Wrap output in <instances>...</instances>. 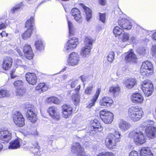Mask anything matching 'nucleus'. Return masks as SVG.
<instances>
[{
    "label": "nucleus",
    "mask_w": 156,
    "mask_h": 156,
    "mask_svg": "<svg viewBox=\"0 0 156 156\" xmlns=\"http://www.w3.org/2000/svg\"><path fill=\"white\" fill-rule=\"evenodd\" d=\"M93 41V39L91 37H86L84 40L85 46L92 48Z\"/></svg>",
    "instance_id": "39"
},
{
    "label": "nucleus",
    "mask_w": 156,
    "mask_h": 156,
    "mask_svg": "<svg viewBox=\"0 0 156 156\" xmlns=\"http://www.w3.org/2000/svg\"><path fill=\"white\" fill-rule=\"evenodd\" d=\"M21 140L20 139L18 138L11 141L9 143V149H15L19 148L20 146V144Z\"/></svg>",
    "instance_id": "27"
},
{
    "label": "nucleus",
    "mask_w": 156,
    "mask_h": 156,
    "mask_svg": "<svg viewBox=\"0 0 156 156\" xmlns=\"http://www.w3.org/2000/svg\"><path fill=\"white\" fill-rule=\"evenodd\" d=\"M134 28V30H135L136 33L138 34H142L145 31L142 27L137 24L135 25Z\"/></svg>",
    "instance_id": "43"
},
{
    "label": "nucleus",
    "mask_w": 156,
    "mask_h": 156,
    "mask_svg": "<svg viewBox=\"0 0 156 156\" xmlns=\"http://www.w3.org/2000/svg\"><path fill=\"white\" fill-rule=\"evenodd\" d=\"M97 156H115L112 152H105L99 153Z\"/></svg>",
    "instance_id": "50"
},
{
    "label": "nucleus",
    "mask_w": 156,
    "mask_h": 156,
    "mask_svg": "<svg viewBox=\"0 0 156 156\" xmlns=\"http://www.w3.org/2000/svg\"><path fill=\"white\" fill-rule=\"evenodd\" d=\"M23 6V4L22 2L17 4L15 6L11 8L10 11V13L14 14L15 12H17Z\"/></svg>",
    "instance_id": "35"
},
{
    "label": "nucleus",
    "mask_w": 156,
    "mask_h": 156,
    "mask_svg": "<svg viewBox=\"0 0 156 156\" xmlns=\"http://www.w3.org/2000/svg\"><path fill=\"white\" fill-rule=\"evenodd\" d=\"M80 77L83 83V85L84 86L85 84H84V82L87 81V77L84 75H83L81 76Z\"/></svg>",
    "instance_id": "54"
},
{
    "label": "nucleus",
    "mask_w": 156,
    "mask_h": 156,
    "mask_svg": "<svg viewBox=\"0 0 156 156\" xmlns=\"http://www.w3.org/2000/svg\"><path fill=\"white\" fill-rule=\"evenodd\" d=\"M80 85H79L74 89L76 92V95H73L72 96L73 100L75 102V104H77L80 101V96L79 94V92L80 88Z\"/></svg>",
    "instance_id": "32"
},
{
    "label": "nucleus",
    "mask_w": 156,
    "mask_h": 156,
    "mask_svg": "<svg viewBox=\"0 0 156 156\" xmlns=\"http://www.w3.org/2000/svg\"><path fill=\"white\" fill-rule=\"evenodd\" d=\"M142 128L140 130H134L129 133V136L133 138L136 144L140 145L145 143L146 138L144 136Z\"/></svg>",
    "instance_id": "4"
},
{
    "label": "nucleus",
    "mask_w": 156,
    "mask_h": 156,
    "mask_svg": "<svg viewBox=\"0 0 156 156\" xmlns=\"http://www.w3.org/2000/svg\"><path fill=\"white\" fill-rule=\"evenodd\" d=\"M129 156H139V155L137 152L135 151H133L130 153ZM140 156H141L140 155Z\"/></svg>",
    "instance_id": "56"
},
{
    "label": "nucleus",
    "mask_w": 156,
    "mask_h": 156,
    "mask_svg": "<svg viewBox=\"0 0 156 156\" xmlns=\"http://www.w3.org/2000/svg\"><path fill=\"white\" fill-rule=\"evenodd\" d=\"M113 101L111 98L108 97H105L100 100V105L104 107H111L113 104Z\"/></svg>",
    "instance_id": "18"
},
{
    "label": "nucleus",
    "mask_w": 156,
    "mask_h": 156,
    "mask_svg": "<svg viewBox=\"0 0 156 156\" xmlns=\"http://www.w3.org/2000/svg\"><path fill=\"white\" fill-rule=\"evenodd\" d=\"M34 23V17L32 16L30 19H28L25 24V27L28 28L27 30L22 34V37L25 40L30 38L33 30V24Z\"/></svg>",
    "instance_id": "5"
},
{
    "label": "nucleus",
    "mask_w": 156,
    "mask_h": 156,
    "mask_svg": "<svg viewBox=\"0 0 156 156\" xmlns=\"http://www.w3.org/2000/svg\"><path fill=\"white\" fill-rule=\"evenodd\" d=\"M68 26L69 28V35L73 36L74 34L75 29L73 23L67 19Z\"/></svg>",
    "instance_id": "36"
},
{
    "label": "nucleus",
    "mask_w": 156,
    "mask_h": 156,
    "mask_svg": "<svg viewBox=\"0 0 156 156\" xmlns=\"http://www.w3.org/2000/svg\"><path fill=\"white\" fill-rule=\"evenodd\" d=\"M152 38L153 40L156 41V32L152 34Z\"/></svg>",
    "instance_id": "63"
},
{
    "label": "nucleus",
    "mask_w": 156,
    "mask_h": 156,
    "mask_svg": "<svg viewBox=\"0 0 156 156\" xmlns=\"http://www.w3.org/2000/svg\"><path fill=\"white\" fill-rule=\"evenodd\" d=\"M33 150H31L32 152L34 153L35 156H46V154L43 151H39L40 147L38 144L37 142L35 143V145H34Z\"/></svg>",
    "instance_id": "25"
},
{
    "label": "nucleus",
    "mask_w": 156,
    "mask_h": 156,
    "mask_svg": "<svg viewBox=\"0 0 156 156\" xmlns=\"http://www.w3.org/2000/svg\"><path fill=\"white\" fill-rule=\"evenodd\" d=\"M92 48L88 46H84L83 47L81 50V55L83 57H86L90 53Z\"/></svg>",
    "instance_id": "33"
},
{
    "label": "nucleus",
    "mask_w": 156,
    "mask_h": 156,
    "mask_svg": "<svg viewBox=\"0 0 156 156\" xmlns=\"http://www.w3.org/2000/svg\"><path fill=\"white\" fill-rule=\"evenodd\" d=\"M131 99L133 102L135 103H141L144 101L143 97L141 94L138 93H134Z\"/></svg>",
    "instance_id": "24"
},
{
    "label": "nucleus",
    "mask_w": 156,
    "mask_h": 156,
    "mask_svg": "<svg viewBox=\"0 0 156 156\" xmlns=\"http://www.w3.org/2000/svg\"><path fill=\"white\" fill-rule=\"evenodd\" d=\"M120 128L122 131H125L130 127V124L125 121L121 120L119 123Z\"/></svg>",
    "instance_id": "31"
},
{
    "label": "nucleus",
    "mask_w": 156,
    "mask_h": 156,
    "mask_svg": "<svg viewBox=\"0 0 156 156\" xmlns=\"http://www.w3.org/2000/svg\"><path fill=\"white\" fill-rule=\"evenodd\" d=\"M12 59L10 57L7 56L3 59L2 68L5 70H9L12 66Z\"/></svg>",
    "instance_id": "21"
},
{
    "label": "nucleus",
    "mask_w": 156,
    "mask_h": 156,
    "mask_svg": "<svg viewBox=\"0 0 156 156\" xmlns=\"http://www.w3.org/2000/svg\"><path fill=\"white\" fill-rule=\"evenodd\" d=\"M140 152L141 156H153L151 151L148 147H142L140 150Z\"/></svg>",
    "instance_id": "29"
},
{
    "label": "nucleus",
    "mask_w": 156,
    "mask_h": 156,
    "mask_svg": "<svg viewBox=\"0 0 156 156\" xmlns=\"http://www.w3.org/2000/svg\"><path fill=\"white\" fill-rule=\"evenodd\" d=\"M141 88H153V86L151 81L145 80L143 82Z\"/></svg>",
    "instance_id": "38"
},
{
    "label": "nucleus",
    "mask_w": 156,
    "mask_h": 156,
    "mask_svg": "<svg viewBox=\"0 0 156 156\" xmlns=\"http://www.w3.org/2000/svg\"><path fill=\"white\" fill-rule=\"evenodd\" d=\"M114 131L113 134H108L105 140L106 146L109 149L115 148L116 143L120 140L121 137L122 136L120 132L118 130L114 129Z\"/></svg>",
    "instance_id": "1"
},
{
    "label": "nucleus",
    "mask_w": 156,
    "mask_h": 156,
    "mask_svg": "<svg viewBox=\"0 0 156 156\" xmlns=\"http://www.w3.org/2000/svg\"><path fill=\"white\" fill-rule=\"evenodd\" d=\"M123 30L118 26H116L113 29V33L115 37L119 36L122 34Z\"/></svg>",
    "instance_id": "40"
},
{
    "label": "nucleus",
    "mask_w": 156,
    "mask_h": 156,
    "mask_svg": "<svg viewBox=\"0 0 156 156\" xmlns=\"http://www.w3.org/2000/svg\"><path fill=\"white\" fill-rule=\"evenodd\" d=\"M153 72V66L150 62L147 61L143 62L140 69L142 75L148 76Z\"/></svg>",
    "instance_id": "7"
},
{
    "label": "nucleus",
    "mask_w": 156,
    "mask_h": 156,
    "mask_svg": "<svg viewBox=\"0 0 156 156\" xmlns=\"http://www.w3.org/2000/svg\"><path fill=\"white\" fill-rule=\"evenodd\" d=\"M54 136H50V137L48 138V141L49 144H52V141L54 139Z\"/></svg>",
    "instance_id": "55"
},
{
    "label": "nucleus",
    "mask_w": 156,
    "mask_h": 156,
    "mask_svg": "<svg viewBox=\"0 0 156 156\" xmlns=\"http://www.w3.org/2000/svg\"><path fill=\"white\" fill-rule=\"evenodd\" d=\"M143 113L141 108L137 106L131 107L128 111V115L129 118L134 122L141 119Z\"/></svg>",
    "instance_id": "3"
},
{
    "label": "nucleus",
    "mask_w": 156,
    "mask_h": 156,
    "mask_svg": "<svg viewBox=\"0 0 156 156\" xmlns=\"http://www.w3.org/2000/svg\"><path fill=\"white\" fill-rule=\"evenodd\" d=\"M101 119L106 124H110L113 119V114L111 112L103 110L100 111L99 113Z\"/></svg>",
    "instance_id": "8"
},
{
    "label": "nucleus",
    "mask_w": 156,
    "mask_h": 156,
    "mask_svg": "<svg viewBox=\"0 0 156 156\" xmlns=\"http://www.w3.org/2000/svg\"><path fill=\"white\" fill-rule=\"evenodd\" d=\"M129 34L125 33L120 37V40L122 42H125L129 41Z\"/></svg>",
    "instance_id": "44"
},
{
    "label": "nucleus",
    "mask_w": 156,
    "mask_h": 156,
    "mask_svg": "<svg viewBox=\"0 0 156 156\" xmlns=\"http://www.w3.org/2000/svg\"><path fill=\"white\" fill-rule=\"evenodd\" d=\"M15 50L17 51V52L18 53V54L20 56L22 57L23 56V53L21 51V50L20 49L18 48H16Z\"/></svg>",
    "instance_id": "57"
},
{
    "label": "nucleus",
    "mask_w": 156,
    "mask_h": 156,
    "mask_svg": "<svg viewBox=\"0 0 156 156\" xmlns=\"http://www.w3.org/2000/svg\"><path fill=\"white\" fill-rule=\"evenodd\" d=\"M12 133L6 129H0V140L1 142L7 144L12 138Z\"/></svg>",
    "instance_id": "9"
},
{
    "label": "nucleus",
    "mask_w": 156,
    "mask_h": 156,
    "mask_svg": "<svg viewBox=\"0 0 156 156\" xmlns=\"http://www.w3.org/2000/svg\"><path fill=\"white\" fill-rule=\"evenodd\" d=\"M25 92V89L23 88V87H21V88H19V89H16V94L17 96L20 97L23 95Z\"/></svg>",
    "instance_id": "48"
},
{
    "label": "nucleus",
    "mask_w": 156,
    "mask_h": 156,
    "mask_svg": "<svg viewBox=\"0 0 156 156\" xmlns=\"http://www.w3.org/2000/svg\"><path fill=\"white\" fill-rule=\"evenodd\" d=\"M78 44V38L76 37L70 38L64 46V51L66 53H68L76 48Z\"/></svg>",
    "instance_id": "10"
},
{
    "label": "nucleus",
    "mask_w": 156,
    "mask_h": 156,
    "mask_svg": "<svg viewBox=\"0 0 156 156\" xmlns=\"http://www.w3.org/2000/svg\"><path fill=\"white\" fill-rule=\"evenodd\" d=\"M34 46L37 51H41L44 50L45 43L41 38H38L35 41Z\"/></svg>",
    "instance_id": "19"
},
{
    "label": "nucleus",
    "mask_w": 156,
    "mask_h": 156,
    "mask_svg": "<svg viewBox=\"0 0 156 156\" xmlns=\"http://www.w3.org/2000/svg\"><path fill=\"white\" fill-rule=\"evenodd\" d=\"M92 89L93 87L92 86H90L87 87L85 90V93L87 94H90Z\"/></svg>",
    "instance_id": "53"
},
{
    "label": "nucleus",
    "mask_w": 156,
    "mask_h": 156,
    "mask_svg": "<svg viewBox=\"0 0 156 156\" xmlns=\"http://www.w3.org/2000/svg\"><path fill=\"white\" fill-rule=\"evenodd\" d=\"M115 56L114 52L111 51L109 52L107 57L108 61L111 63L113 62L115 58Z\"/></svg>",
    "instance_id": "47"
},
{
    "label": "nucleus",
    "mask_w": 156,
    "mask_h": 156,
    "mask_svg": "<svg viewBox=\"0 0 156 156\" xmlns=\"http://www.w3.org/2000/svg\"><path fill=\"white\" fill-rule=\"evenodd\" d=\"M100 92L101 90L100 89L98 88L96 91V94L93 96V99L91 100L89 102V104L87 106V108H90L94 105L95 103L98 99Z\"/></svg>",
    "instance_id": "28"
},
{
    "label": "nucleus",
    "mask_w": 156,
    "mask_h": 156,
    "mask_svg": "<svg viewBox=\"0 0 156 156\" xmlns=\"http://www.w3.org/2000/svg\"><path fill=\"white\" fill-rule=\"evenodd\" d=\"M137 51L140 54L144 55L145 54V49L144 48H139L137 50Z\"/></svg>",
    "instance_id": "52"
},
{
    "label": "nucleus",
    "mask_w": 156,
    "mask_h": 156,
    "mask_svg": "<svg viewBox=\"0 0 156 156\" xmlns=\"http://www.w3.org/2000/svg\"><path fill=\"white\" fill-rule=\"evenodd\" d=\"M22 61L20 59H17V64L18 65H20Z\"/></svg>",
    "instance_id": "64"
},
{
    "label": "nucleus",
    "mask_w": 156,
    "mask_h": 156,
    "mask_svg": "<svg viewBox=\"0 0 156 156\" xmlns=\"http://www.w3.org/2000/svg\"><path fill=\"white\" fill-rule=\"evenodd\" d=\"M26 115L28 119L33 123L35 122L37 119L36 114L31 109H28Z\"/></svg>",
    "instance_id": "23"
},
{
    "label": "nucleus",
    "mask_w": 156,
    "mask_h": 156,
    "mask_svg": "<svg viewBox=\"0 0 156 156\" xmlns=\"http://www.w3.org/2000/svg\"><path fill=\"white\" fill-rule=\"evenodd\" d=\"M1 36L2 37H7L8 35V33H6L5 31H3L0 34Z\"/></svg>",
    "instance_id": "61"
},
{
    "label": "nucleus",
    "mask_w": 156,
    "mask_h": 156,
    "mask_svg": "<svg viewBox=\"0 0 156 156\" xmlns=\"http://www.w3.org/2000/svg\"><path fill=\"white\" fill-rule=\"evenodd\" d=\"M106 2V0H99V3L102 5H105Z\"/></svg>",
    "instance_id": "60"
},
{
    "label": "nucleus",
    "mask_w": 156,
    "mask_h": 156,
    "mask_svg": "<svg viewBox=\"0 0 156 156\" xmlns=\"http://www.w3.org/2000/svg\"><path fill=\"white\" fill-rule=\"evenodd\" d=\"M32 105L28 103H26L24 105V107L26 108L29 109L32 108Z\"/></svg>",
    "instance_id": "59"
},
{
    "label": "nucleus",
    "mask_w": 156,
    "mask_h": 156,
    "mask_svg": "<svg viewBox=\"0 0 156 156\" xmlns=\"http://www.w3.org/2000/svg\"><path fill=\"white\" fill-rule=\"evenodd\" d=\"M47 101L49 102H52L55 104H59L60 103L59 100L56 97H52L49 98L47 99Z\"/></svg>",
    "instance_id": "46"
},
{
    "label": "nucleus",
    "mask_w": 156,
    "mask_h": 156,
    "mask_svg": "<svg viewBox=\"0 0 156 156\" xmlns=\"http://www.w3.org/2000/svg\"><path fill=\"white\" fill-rule=\"evenodd\" d=\"M26 80L30 84L34 85L37 82V78L36 74L34 73H27L25 75Z\"/></svg>",
    "instance_id": "15"
},
{
    "label": "nucleus",
    "mask_w": 156,
    "mask_h": 156,
    "mask_svg": "<svg viewBox=\"0 0 156 156\" xmlns=\"http://www.w3.org/2000/svg\"><path fill=\"white\" fill-rule=\"evenodd\" d=\"M23 51L24 54L28 59H31L33 58L34 54L30 45H25L23 48Z\"/></svg>",
    "instance_id": "20"
},
{
    "label": "nucleus",
    "mask_w": 156,
    "mask_h": 156,
    "mask_svg": "<svg viewBox=\"0 0 156 156\" xmlns=\"http://www.w3.org/2000/svg\"><path fill=\"white\" fill-rule=\"evenodd\" d=\"M83 8L86 15V20L89 21L92 17V12L91 9L85 6L83 7Z\"/></svg>",
    "instance_id": "34"
},
{
    "label": "nucleus",
    "mask_w": 156,
    "mask_h": 156,
    "mask_svg": "<svg viewBox=\"0 0 156 156\" xmlns=\"http://www.w3.org/2000/svg\"><path fill=\"white\" fill-rule=\"evenodd\" d=\"M6 25L4 23H2L0 24V30L3 29L5 28L6 27Z\"/></svg>",
    "instance_id": "62"
},
{
    "label": "nucleus",
    "mask_w": 156,
    "mask_h": 156,
    "mask_svg": "<svg viewBox=\"0 0 156 156\" xmlns=\"http://www.w3.org/2000/svg\"><path fill=\"white\" fill-rule=\"evenodd\" d=\"M141 88L145 96L147 97H149L151 95L153 90V88Z\"/></svg>",
    "instance_id": "42"
},
{
    "label": "nucleus",
    "mask_w": 156,
    "mask_h": 156,
    "mask_svg": "<svg viewBox=\"0 0 156 156\" xmlns=\"http://www.w3.org/2000/svg\"><path fill=\"white\" fill-rule=\"evenodd\" d=\"M62 111L63 117L67 118L72 115L73 109L72 107L70 105L65 104L62 106Z\"/></svg>",
    "instance_id": "14"
},
{
    "label": "nucleus",
    "mask_w": 156,
    "mask_h": 156,
    "mask_svg": "<svg viewBox=\"0 0 156 156\" xmlns=\"http://www.w3.org/2000/svg\"><path fill=\"white\" fill-rule=\"evenodd\" d=\"M102 128L101 127L100 123L96 119L94 120L91 121V125L89 127V131L87 132V134L83 139L86 140L87 136H88V135H92L96 133V131H101L102 130Z\"/></svg>",
    "instance_id": "6"
},
{
    "label": "nucleus",
    "mask_w": 156,
    "mask_h": 156,
    "mask_svg": "<svg viewBox=\"0 0 156 156\" xmlns=\"http://www.w3.org/2000/svg\"><path fill=\"white\" fill-rule=\"evenodd\" d=\"M9 95V91L6 89L2 88L0 90V98L8 97Z\"/></svg>",
    "instance_id": "41"
},
{
    "label": "nucleus",
    "mask_w": 156,
    "mask_h": 156,
    "mask_svg": "<svg viewBox=\"0 0 156 156\" xmlns=\"http://www.w3.org/2000/svg\"><path fill=\"white\" fill-rule=\"evenodd\" d=\"M78 80L72 79L68 81L66 85L67 88L69 89L71 88H73L78 84Z\"/></svg>",
    "instance_id": "30"
},
{
    "label": "nucleus",
    "mask_w": 156,
    "mask_h": 156,
    "mask_svg": "<svg viewBox=\"0 0 156 156\" xmlns=\"http://www.w3.org/2000/svg\"><path fill=\"white\" fill-rule=\"evenodd\" d=\"M47 111L50 115L55 120H58L60 119V116L59 113L57 111L56 108L52 106L49 108Z\"/></svg>",
    "instance_id": "17"
},
{
    "label": "nucleus",
    "mask_w": 156,
    "mask_h": 156,
    "mask_svg": "<svg viewBox=\"0 0 156 156\" xmlns=\"http://www.w3.org/2000/svg\"><path fill=\"white\" fill-rule=\"evenodd\" d=\"M16 114L13 118L14 122L17 126L22 127L25 125L24 119L20 112H17Z\"/></svg>",
    "instance_id": "13"
},
{
    "label": "nucleus",
    "mask_w": 156,
    "mask_h": 156,
    "mask_svg": "<svg viewBox=\"0 0 156 156\" xmlns=\"http://www.w3.org/2000/svg\"><path fill=\"white\" fill-rule=\"evenodd\" d=\"M120 90V88L118 86H112L109 89V91L112 94H118Z\"/></svg>",
    "instance_id": "45"
},
{
    "label": "nucleus",
    "mask_w": 156,
    "mask_h": 156,
    "mask_svg": "<svg viewBox=\"0 0 156 156\" xmlns=\"http://www.w3.org/2000/svg\"><path fill=\"white\" fill-rule=\"evenodd\" d=\"M154 122L151 120L146 121L140 126V128L143 130L144 129V132L147 136L150 138L153 139L156 134V127L152 126Z\"/></svg>",
    "instance_id": "2"
},
{
    "label": "nucleus",
    "mask_w": 156,
    "mask_h": 156,
    "mask_svg": "<svg viewBox=\"0 0 156 156\" xmlns=\"http://www.w3.org/2000/svg\"><path fill=\"white\" fill-rule=\"evenodd\" d=\"M72 15L74 19L77 22L80 23L83 20V19L80 14V10L77 8H73L71 11Z\"/></svg>",
    "instance_id": "16"
},
{
    "label": "nucleus",
    "mask_w": 156,
    "mask_h": 156,
    "mask_svg": "<svg viewBox=\"0 0 156 156\" xmlns=\"http://www.w3.org/2000/svg\"><path fill=\"white\" fill-rule=\"evenodd\" d=\"M118 24L123 29L129 30L132 27L131 21L124 18L119 19L118 21Z\"/></svg>",
    "instance_id": "12"
},
{
    "label": "nucleus",
    "mask_w": 156,
    "mask_h": 156,
    "mask_svg": "<svg viewBox=\"0 0 156 156\" xmlns=\"http://www.w3.org/2000/svg\"><path fill=\"white\" fill-rule=\"evenodd\" d=\"M124 83L126 88L130 89L133 88L136 83V81L135 78H129L125 80Z\"/></svg>",
    "instance_id": "26"
},
{
    "label": "nucleus",
    "mask_w": 156,
    "mask_h": 156,
    "mask_svg": "<svg viewBox=\"0 0 156 156\" xmlns=\"http://www.w3.org/2000/svg\"><path fill=\"white\" fill-rule=\"evenodd\" d=\"M99 19L103 23H104L105 21V13H99Z\"/></svg>",
    "instance_id": "51"
},
{
    "label": "nucleus",
    "mask_w": 156,
    "mask_h": 156,
    "mask_svg": "<svg viewBox=\"0 0 156 156\" xmlns=\"http://www.w3.org/2000/svg\"><path fill=\"white\" fill-rule=\"evenodd\" d=\"M14 85L16 89L23 87V82L20 80H18L14 83Z\"/></svg>",
    "instance_id": "49"
},
{
    "label": "nucleus",
    "mask_w": 156,
    "mask_h": 156,
    "mask_svg": "<svg viewBox=\"0 0 156 156\" xmlns=\"http://www.w3.org/2000/svg\"><path fill=\"white\" fill-rule=\"evenodd\" d=\"M80 60L79 55L76 53L73 52L69 55L68 63L71 66H75L78 64Z\"/></svg>",
    "instance_id": "11"
},
{
    "label": "nucleus",
    "mask_w": 156,
    "mask_h": 156,
    "mask_svg": "<svg viewBox=\"0 0 156 156\" xmlns=\"http://www.w3.org/2000/svg\"><path fill=\"white\" fill-rule=\"evenodd\" d=\"M136 39V38L135 37L133 36H131L130 37V38H129V40L128 42L134 43L135 42Z\"/></svg>",
    "instance_id": "58"
},
{
    "label": "nucleus",
    "mask_w": 156,
    "mask_h": 156,
    "mask_svg": "<svg viewBox=\"0 0 156 156\" xmlns=\"http://www.w3.org/2000/svg\"><path fill=\"white\" fill-rule=\"evenodd\" d=\"M137 59L136 55L132 51L128 52L125 58L127 62L131 63L136 62Z\"/></svg>",
    "instance_id": "22"
},
{
    "label": "nucleus",
    "mask_w": 156,
    "mask_h": 156,
    "mask_svg": "<svg viewBox=\"0 0 156 156\" xmlns=\"http://www.w3.org/2000/svg\"><path fill=\"white\" fill-rule=\"evenodd\" d=\"M48 89L47 86L46 85L45 83H40L36 88V90H41V91L43 92L46 91Z\"/></svg>",
    "instance_id": "37"
}]
</instances>
